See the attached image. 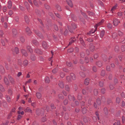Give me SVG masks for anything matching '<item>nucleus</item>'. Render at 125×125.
Listing matches in <instances>:
<instances>
[{
  "label": "nucleus",
  "mask_w": 125,
  "mask_h": 125,
  "mask_svg": "<svg viewBox=\"0 0 125 125\" xmlns=\"http://www.w3.org/2000/svg\"><path fill=\"white\" fill-rule=\"evenodd\" d=\"M104 20H102L99 23H98L97 24H96L95 25V28L94 31H93V30H91V31H90L87 34L90 35L92 33H94L95 31H96L97 30V27L101 25L102 24V23L104 22Z\"/></svg>",
  "instance_id": "f257e3e1"
},
{
  "label": "nucleus",
  "mask_w": 125,
  "mask_h": 125,
  "mask_svg": "<svg viewBox=\"0 0 125 125\" xmlns=\"http://www.w3.org/2000/svg\"><path fill=\"white\" fill-rule=\"evenodd\" d=\"M76 25L74 23L72 24L70 28L68 27V29L69 31L72 33L73 32L74 30L76 28Z\"/></svg>",
  "instance_id": "f03ea898"
},
{
  "label": "nucleus",
  "mask_w": 125,
  "mask_h": 125,
  "mask_svg": "<svg viewBox=\"0 0 125 125\" xmlns=\"http://www.w3.org/2000/svg\"><path fill=\"white\" fill-rule=\"evenodd\" d=\"M46 109H45V110L44 109H38L36 110V114L37 115H39L40 113H41L42 114L44 113V112H45V111L46 110Z\"/></svg>",
  "instance_id": "7ed1b4c3"
},
{
  "label": "nucleus",
  "mask_w": 125,
  "mask_h": 125,
  "mask_svg": "<svg viewBox=\"0 0 125 125\" xmlns=\"http://www.w3.org/2000/svg\"><path fill=\"white\" fill-rule=\"evenodd\" d=\"M77 38L78 39L79 38L81 43L82 44V45L83 46H84L85 45V43H84L83 41V40L82 38L81 37V35L80 34L78 35Z\"/></svg>",
  "instance_id": "20e7f679"
},
{
  "label": "nucleus",
  "mask_w": 125,
  "mask_h": 125,
  "mask_svg": "<svg viewBox=\"0 0 125 125\" xmlns=\"http://www.w3.org/2000/svg\"><path fill=\"white\" fill-rule=\"evenodd\" d=\"M97 103L98 104V106H97L96 103H95L94 104V106L95 108H97L99 107L98 106L101 104V102L99 99L98 98L97 100Z\"/></svg>",
  "instance_id": "39448f33"
},
{
  "label": "nucleus",
  "mask_w": 125,
  "mask_h": 125,
  "mask_svg": "<svg viewBox=\"0 0 125 125\" xmlns=\"http://www.w3.org/2000/svg\"><path fill=\"white\" fill-rule=\"evenodd\" d=\"M119 22L120 23V21H119L117 19L115 18L114 19L113 23L114 25L115 26H117Z\"/></svg>",
  "instance_id": "423d86ee"
},
{
  "label": "nucleus",
  "mask_w": 125,
  "mask_h": 125,
  "mask_svg": "<svg viewBox=\"0 0 125 125\" xmlns=\"http://www.w3.org/2000/svg\"><path fill=\"white\" fill-rule=\"evenodd\" d=\"M26 31L27 34L29 36L32 33L29 28L28 27L26 29Z\"/></svg>",
  "instance_id": "0eeeda50"
},
{
  "label": "nucleus",
  "mask_w": 125,
  "mask_h": 125,
  "mask_svg": "<svg viewBox=\"0 0 125 125\" xmlns=\"http://www.w3.org/2000/svg\"><path fill=\"white\" fill-rule=\"evenodd\" d=\"M42 46L43 48L45 49H47L48 47L47 43L45 41L43 42Z\"/></svg>",
  "instance_id": "6e6552de"
},
{
  "label": "nucleus",
  "mask_w": 125,
  "mask_h": 125,
  "mask_svg": "<svg viewBox=\"0 0 125 125\" xmlns=\"http://www.w3.org/2000/svg\"><path fill=\"white\" fill-rule=\"evenodd\" d=\"M21 52L23 55L27 57L28 55V53L27 52L24 50L22 49L21 50Z\"/></svg>",
  "instance_id": "1a4fd4ad"
},
{
  "label": "nucleus",
  "mask_w": 125,
  "mask_h": 125,
  "mask_svg": "<svg viewBox=\"0 0 125 125\" xmlns=\"http://www.w3.org/2000/svg\"><path fill=\"white\" fill-rule=\"evenodd\" d=\"M35 52L37 54H41L42 53V51L39 49L37 48L35 50Z\"/></svg>",
  "instance_id": "9d476101"
},
{
  "label": "nucleus",
  "mask_w": 125,
  "mask_h": 125,
  "mask_svg": "<svg viewBox=\"0 0 125 125\" xmlns=\"http://www.w3.org/2000/svg\"><path fill=\"white\" fill-rule=\"evenodd\" d=\"M118 8V5L117 4H115V6H114L111 10V11L112 13H114V11L115 10L117 9Z\"/></svg>",
  "instance_id": "9b49d317"
},
{
  "label": "nucleus",
  "mask_w": 125,
  "mask_h": 125,
  "mask_svg": "<svg viewBox=\"0 0 125 125\" xmlns=\"http://www.w3.org/2000/svg\"><path fill=\"white\" fill-rule=\"evenodd\" d=\"M34 32L35 33L41 38L42 37V34L40 32L36 30H34Z\"/></svg>",
  "instance_id": "f8f14e48"
},
{
  "label": "nucleus",
  "mask_w": 125,
  "mask_h": 125,
  "mask_svg": "<svg viewBox=\"0 0 125 125\" xmlns=\"http://www.w3.org/2000/svg\"><path fill=\"white\" fill-rule=\"evenodd\" d=\"M0 72L2 74L4 73L5 72L4 68L1 65H0Z\"/></svg>",
  "instance_id": "ddd939ff"
},
{
  "label": "nucleus",
  "mask_w": 125,
  "mask_h": 125,
  "mask_svg": "<svg viewBox=\"0 0 125 125\" xmlns=\"http://www.w3.org/2000/svg\"><path fill=\"white\" fill-rule=\"evenodd\" d=\"M36 95L37 98L38 99H41L42 97L41 94L39 92H37Z\"/></svg>",
  "instance_id": "4468645a"
},
{
  "label": "nucleus",
  "mask_w": 125,
  "mask_h": 125,
  "mask_svg": "<svg viewBox=\"0 0 125 125\" xmlns=\"http://www.w3.org/2000/svg\"><path fill=\"white\" fill-rule=\"evenodd\" d=\"M68 4L71 7L73 6V5L71 0H66Z\"/></svg>",
  "instance_id": "2eb2a0df"
},
{
  "label": "nucleus",
  "mask_w": 125,
  "mask_h": 125,
  "mask_svg": "<svg viewBox=\"0 0 125 125\" xmlns=\"http://www.w3.org/2000/svg\"><path fill=\"white\" fill-rule=\"evenodd\" d=\"M4 81L5 84L7 85H9V82L6 77H4Z\"/></svg>",
  "instance_id": "dca6fc26"
},
{
  "label": "nucleus",
  "mask_w": 125,
  "mask_h": 125,
  "mask_svg": "<svg viewBox=\"0 0 125 125\" xmlns=\"http://www.w3.org/2000/svg\"><path fill=\"white\" fill-rule=\"evenodd\" d=\"M12 33L13 36H15L17 34V30L14 29H12Z\"/></svg>",
  "instance_id": "f3484780"
},
{
  "label": "nucleus",
  "mask_w": 125,
  "mask_h": 125,
  "mask_svg": "<svg viewBox=\"0 0 125 125\" xmlns=\"http://www.w3.org/2000/svg\"><path fill=\"white\" fill-rule=\"evenodd\" d=\"M59 86L61 88H63L64 87V84L63 82L62 81H59L58 83Z\"/></svg>",
  "instance_id": "a211bd4d"
},
{
  "label": "nucleus",
  "mask_w": 125,
  "mask_h": 125,
  "mask_svg": "<svg viewBox=\"0 0 125 125\" xmlns=\"http://www.w3.org/2000/svg\"><path fill=\"white\" fill-rule=\"evenodd\" d=\"M68 97L69 99L70 100H73V101L75 100V99L74 96H72L71 95H69Z\"/></svg>",
  "instance_id": "6ab92c4d"
},
{
  "label": "nucleus",
  "mask_w": 125,
  "mask_h": 125,
  "mask_svg": "<svg viewBox=\"0 0 125 125\" xmlns=\"http://www.w3.org/2000/svg\"><path fill=\"white\" fill-rule=\"evenodd\" d=\"M70 75L73 80H74L76 79V76L74 73H71L70 74Z\"/></svg>",
  "instance_id": "aec40b11"
},
{
  "label": "nucleus",
  "mask_w": 125,
  "mask_h": 125,
  "mask_svg": "<svg viewBox=\"0 0 125 125\" xmlns=\"http://www.w3.org/2000/svg\"><path fill=\"white\" fill-rule=\"evenodd\" d=\"M64 30H63V31H61V32L63 34L65 35H67L68 33V31L66 29H65V31Z\"/></svg>",
  "instance_id": "412c9836"
},
{
  "label": "nucleus",
  "mask_w": 125,
  "mask_h": 125,
  "mask_svg": "<svg viewBox=\"0 0 125 125\" xmlns=\"http://www.w3.org/2000/svg\"><path fill=\"white\" fill-rule=\"evenodd\" d=\"M8 78L10 82L12 83L13 84L14 83V81L13 79L11 76H8Z\"/></svg>",
  "instance_id": "4be33fe9"
},
{
  "label": "nucleus",
  "mask_w": 125,
  "mask_h": 125,
  "mask_svg": "<svg viewBox=\"0 0 125 125\" xmlns=\"http://www.w3.org/2000/svg\"><path fill=\"white\" fill-rule=\"evenodd\" d=\"M27 50L29 51L31 53L32 52V50L30 46L28 45L27 46Z\"/></svg>",
  "instance_id": "5701e85b"
},
{
  "label": "nucleus",
  "mask_w": 125,
  "mask_h": 125,
  "mask_svg": "<svg viewBox=\"0 0 125 125\" xmlns=\"http://www.w3.org/2000/svg\"><path fill=\"white\" fill-rule=\"evenodd\" d=\"M96 64L99 67H101L102 66V62L101 61H98L97 62Z\"/></svg>",
  "instance_id": "b1692460"
},
{
  "label": "nucleus",
  "mask_w": 125,
  "mask_h": 125,
  "mask_svg": "<svg viewBox=\"0 0 125 125\" xmlns=\"http://www.w3.org/2000/svg\"><path fill=\"white\" fill-rule=\"evenodd\" d=\"M66 64L67 66L69 67H72L73 66L72 64L69 62H67Z\"/></svg>",
  "instance_id": "393cba45"
},
{
  "label": "nucleus",
  "mask_w": 125,
  "mask_h": 125,
  "mask_svg": "<svg viewBox=\"0 0 125 125\" xmlns=\"http://www.w3.org/2000/svg\"><path fill=\"white\" fill-rule=\"evenodd\" d=\"M12 6V4L11 2L10 1H9L8 2V7L9 9H10Z\"/></svg>",
  "instance_id": "a878e982"
},
{
  "label": "nucleus",
  "mask_w": 125,
  "mask_h": 125,
  "mask_svg": "<svg viewBox=\"0 0 125 125\" xmlns=\"http://www.w3.org/2000/svg\"><path fill=\"white\" fill-rule=\"evenodd\" d=\"M66 79L67 81L68 82H70L72 81V80L69 76H68L66 77Z\"/></svg>",
  "instance_id": "bb28decb"
},
{
  "label": "nucleus",
  "mask_w": 125,
  "mask_h": 125,
  "mask_svg": "<svg viewBox=\"0 0 125 125\" xmlns=\"http://www.w3.org/2000/svg\"><path fill=\"white\" fill-rule=\"evenodd\" d=\"M24 19L25 21L27 23H28L29 22V19L27 16H24Z\"/></svg>",
  "instance_id": "cd10ccee"
},
{
  "label": "nucleus",
  "mask_w": 125,
  "mask_h": 125,
  "mask_svg": "<svg viewBox=\"0 0 125 125\" xmlns=\"http://www.w3.org/2000/svg\"><path fill=\"white\" fill-rule=\"evenodd\" d=\"M13 51L14 52H15V53L16 54H18L19 52V50L16 47L14 48V49L13 51Z\"/></svg>",
  "instance_id": "c85d7f7f"
},
{
  "label": "nucleus",
  "mask_w": 125,
  "mask_h": 125,
  "mask_svg": "<svg viewBox=\"0 0 125 125\" xmlns=\"http://www.w3.org/2000/svg\"><path fill=\"white\" fill-rule=\"evenodd\" d=\"M55 8L59 11H61V7L58 5H57L56 6V7H55Z\"/></svg>",
  "instance_id": "c756f323"
},
{
  "label": "nucleus",
  "mask_w": 125,
  "mask_h": 125,
  "mask_svg": "<svg viewBox=\"0 0 125 125\" xmlns=\"http://www.w3.org/2000/svg\"><path fill=\"white\" fill-rule=\"evenodd\" d=\"M24 111L26 112H28L32 113L31 110L29 108H27L25 110H24Z\"/></svg>",
  "instance_id": "7c9ffc66"
},
{
  "label": "nucleus",
  "mask_w": 125,
  "mask_h": 125,
  "mask_svg": "<svg viewBox=\"0 0 125 125\" xmlns=\"http://www.w3.org/2000/svg\"><path fill=\"white\" fill-rule=\"evenodd\" d=\"M65 90L68 92L70 91V88L69 86L68 85H66L65 86Z\"/></svg>",
  "instance_id": "2f4dec72"
},
{
  "label": "nucleus",
  "mask_w": 125,
  "mask_h": 125,
  "mask_svg": "<svg viewBox=\"0 0 125 125\" xmlns=\"http://www.w3.org/2000/svg\"><path fill=\"white\" fill-rule=\"evenodd\" d=\"M104 34V31H101L100 33V36L101 38L103 37Z\"/></svg>",
  "instance_id": "473e14b6"
},
{
  "label": "nucleus",
  "mask_w": 125,
  "mask_h": 125,
  "mask_svg": "<svg viewBox=\"0 0 125 125\" xmlns=\"http://www.w3.org/2000/svg\"><path fill=\"white\" fill-rule=\"evenodd\" d=\"M89 78L86 79L84 81V84L86 85H87L89 83Z\"/></svg>",
  "instance_id": "72a5a7b5"
},
{
  "label": "nucleus",
  "mask_w": 125,
  "mask_h": 125,
  "mask_svg": "<svg viewBox=\"0 0 125 125\" xmlns=\"http://www.w3.org/2000/svg\"><path fill=\"white\" fill-rule=\"evenodd\" d=\"M28 62L26 60H24L23 62V65L24 66H26L28 64Z\"/></svg>",
  "instance_id": "f704fd0d"
},
{
  "label": "nucleus",
  "mask_w": 125,
  "mask_h": 125,
  "mask_svg": "<svg viewBox=\"0 0 125 125\" xmlns=\"http://www.w3.org/2000/svg\"><path fill=\"white\" fill-rule=\"evenodd\" d=\"M79 74L80 76L82 77H85V75L83 72H80Z\"/></svg>",
  "instance_id": "c9c22d12"
},
{
  "label": "nucleus",
  "mask_w": 125,
  "mask_h": 125,
  "mask_svg": "<svg viewBox=\"0 0 125 125\" xmlns=\"http://www.w3.org/2000/svg\"><path fill=\"white\" fill-rule=\"evenodd\" d=\"M18 64L19 65L21 66H22V60L21 59H19L18 60Z\"/></svg>",
  "instance_id": "e433bc0d"
},
{
  "label": "nucleus",
  "mask_w": 125,
  "mask_h": 125,
  "mask_svg": "<svg viewBox=\"0 0 125 125\" xmlns=\"http://www.w3.org/2000/svg\"><path fill=\"white\" fill-rule=\"evenodd\" d=\"M31 58L32 61H34L36 60V57L34 55H32L31 56Z\"/></svg>",
  "instance_id": "4c0bfd02"
},
{
  "label": "nucleus",
  "mask_w": 125,
  "mask_h": 125,
  "mask_svg": "<svg viewBox=\"0 0 125 125\" xmlns=\"http://www.w3.org/2000/svg\"><path fill=\"white\" fill-rule=\"evenodd\" d=\"M45 81L46 83H49L50 82L49 78L48 77H46L45 79Z\"/></svg>",
  "instance_id": "58836bf2"
},
{
  "label": "nucleus",
  "mask_w": 125,
  "mask_h": 125,
  "mask_svg": "<svg viewBox=\"0 0 125 125\" xmlns=\"http://www.w3.org/2000/svg\"><path fill=\"white\" fill-rule=\"evenodd\" d=\"M95 46L93 45H92L90 46V49L92 51H93L94 49Z\"/></svg>",
  "instance_id": "ea45409f"
},
{
  "label": "nucleus",
  "mask_w": 125,
  "mask_h": 125,
  "mask_svg": "<svg viewBox=\"0 0 125 125\" xmlns=\"http://www.w3.org/2000/svg\"><path fill=\"white\" fill-rule=\"evenodd\" d=\"M75 38H72L70 40V41L69 42V44H71L72 43L74 42V41L75 40Z\"/></svg>",
  "instance_id": "a19ab883"
},
{
  "label": "nucleus",
  "mask_w": 125,
  "mask_h": 125,
  "mask_svg": "<svg viewBox=\"0 0 125 125\" xmlns=\"http://www.w3.org/2000/svg\"><path fill=\"white\" fill-rule=\"evenodd\" d=\"M20 39L21 41L22 42H24L25 41V39L24 38V37L22 36H21L20 37Z\"/></svg>",
  "instance_id": "79ce46f5"
},
{
  "label": "nucleus",
  "mask_w": 125,
  "mask_h": 125,
  "mask_svg": "<svg viewBox=\"0 0 125 125\" xmlns=\"http://www.w3.org/2000/svg\"><path fill=\"white\" fill-rule=\"evenodd\" d=\"M7 100L8 102H10L11 101V99L10 97L8 95H7L6 97Z\"/></svg>",
  "instance_id": "37998d69"
},
{
  "label": "nucleus",
  "mask_w": 125,
  "mask_h": 125,
  "mask_svg": "<svg viewBox=\"0 0 125 125\" xmlns=\"http://www.w3.org/2000/svg\"><path fill=\"white\" fill-rule=\"evenodd\" d=\"M15 108H13L11 110L10 114H9V116H11L12 115V113L15 112Z\"/></svg>",
  "instance_id": "c03bdc74"
},
{
  "label": "nucleus",
  "mask_w": 125,
  "mask_h": 125,
  "mask_svg": "<svg viewBox=\"0 0 125 125\" xmlns=\"http://www.w3.org/2000/svg\"><path fill=\"white\" fill-rule=\"evenodd\" d=\"M112 25L110 23H108L107 24V27L109 29H111L112 27Z\"/></svg>",
  "instance_id": "a18cd8bd"
},
{
  "label": "nucleus",
  "mask_w": 125,
  "mask_h": 125,
  "mask_svg": "<svg viewBox=\"0 0 125 125\" xmlns=\"http://www.w3.org/2000/svg\"><path fill=\"white\" fill-rule=\"evenodd\" d=\"M98 92L97 89H94V94L95 95H97L98 94Z\"/></svg>",
  "instance_id": "49530a36"
},
{
  "label": "nucleus",
  "mask_w": 125,
  "mask_h": 125,
  "mask_svg": "<svg viewBox=\"0 0 125 125\" xmlns=\"http://www.w3.org/2000/svg\"><path fill=\"white\" fill-rule=\"evenodd\" d=\"M46 9L48 10L50 8V7L47 4H45L44 5Z\"/></svg>",
  "instance_id": "de8ad7c7"
},
{
  "label": "nucleus",
  "mask_w": 125,
  "mask_h": 125,
  "mask_svg": "<svg viewBox=\"0 0 125 125\" xmlns=\"http://www.w3.org/2000/svg\"><path fill=\"white\" fill-rule=\"evenodd\" d=\"M0 90L2 92H4L5 90L4 89L1 85H0Z\"/></svg>",
  "instance_id": "09e8293b"
},
{
  "label": "nucleus",
  "mask_w": 125,
  "mask_h": 125,
  "mask_svg": "<svg viewBox=\"0 0 125 125\" xmlns=\"http://www.w3.org/2000/svg\"><path fill=\"white\" fill-rule=\"evenodd\" d=\"M112 36L114 39H115L117 37V35L116 33H114L112 34Z\"/></svg>",
  "instance_id": "8fccbe9b"
},
{
  "label": "nucleus",
  "mask_w": 125,
  "mask_h": 125,
  "mask_svg": "<svg viewBox=\"0 0 125 125\" xmlns=\"http://www.w3.org/2000/svg\"><path fill=\"white\" fill-rule=\"evenodd\" d=\"M25 4L26 6L27 9L28 10L29 9V5L28 4V3L26 2H25Z\"/></svg>",
  "instance_id": "3c124183"
},
{
  "label": "nucleus",
  "mask_w": 125,
  "mask_h": 125,
  "mask_svg": "<svg viewBox=\"0 0 125 125\" xmlns=\"http://www.w3.org/2000/svg\"><path fill=\"white\" fill-rule=\"evenodd\" d=\"M58 97L60 99H63L64 98V96L61 94H59L58 95Z\"/></svg>",
  "instance_id": "603ef678"
},
{
  "label": "nucleus",
  "mask_w": 125,
  "mask_h": 125,
  "mask_svg": "<svg viewBox=\"0 0 125 125\" xmlns=\"http://www.w3.org/2000/svg\"><path fill=\"white\" fill-rule=\"evenodd\" d=\"M80 57L83 58L84 56V52H82L80 54Z\"/></svg>",
  "instance_id": "864d4df0"
},
{
  "label": "nucleus",
  "mask_w": 125,
  "mask_h": 125,
  "mask_svg": "<svg viewBox=\"0 0 125 125\" xmlns=\"http://www.w3.org/2000/svg\"><path fill=\"white\" fill-rule=\"evenodd\" d=\"M121 49L122 51H124L125 50V45H122L121 47Z\"/></svg>",
  "instance_id": "5fc2aeb1"
},
{
  "label": "nucleus",
  "mask_w": 125,
  "mask_h": 125,
  "mask_svg": "<svg viewBox=\"0 0 125 125\" xmlns=\"http://www.w3.org/2000/svg\"><path fill=\"white\" fill-rule=\"evenodd\" d=\"M33 3L34 5L36 6H38V4L37 1L35 0H33Z\"/></svg>",
  "instance_id": "6e6d98bb"
},
{
  "label": "nucleus",
  "mask_w": 125,
  "mask_h": 125,
  "mask_svg": "<svg viewBox=\"0 0 125 125\" xmlns=\"http://www.w3.org/2000/svg\"><path fill=\"white\" fill-rule=\"evenodd\" d=\"M61 77L62 78H63L65 76V74L64 73L61 72L60 73Z\"/></svg>",
  "instance_id": "4d7b16f0"
},
{
  "label": "nucleus",
  "mask_w": 125,
  "mask_h": 125,
  "mask_svg": "<svg viewBox=\"0 0 125 125\" xmlns=\"http://www.w3.org/2000/svg\"><path fill=\"white\" fill-rule=\"evenodd\" d=\"M87 41L89 42H91L93 41V40L91 38H88L87 39Z\"/></svg>",
  "instance_id": "13d9d810"
},
{
  "label": "nucleus",
  "mask_w": 125,
  "mask_h": 125,
  "mask_svg": "<svg viewBox=\"0 0 125 125\" xmlns=\"http://www.w3.org/2000/svg\"><path fill=\"white\" fill-rule=\"evenodd\" d=\"M119 50V48L118 46H116L115 47V51L116 52H117Z\"/></svg>",
  "instance_id": "bf43d9fd"
},
{
  "label": "nucleus",
  "mask_w": 125,
  "mask_h": 125,
  "mask_svg": "<svg viewBox=\"0 0 125 125\" xmlns=\"http://www.w3.org/2000/svg\"><path fill=\"white\" fill-rule=\"evenodd\" d=\"M82 112L83 114H84L86 113V110L85 108H83L82 109Z\"/></svg>",
  "instance_id": "052dcab7"
},
{
  "label": "nucleus",
  "mask_w": 125,
  "mask_h": 125,
  "mask_svg": "<svg viewBox=\"0 0 125 125\" xmlns=\"http://www.w3.org/2000/svg\"><path fill=\"white\" fill-rule=\"evenodd\" d=\"M33 43L35 45H37L38 44V43L37 41L35 40H34L32 41Z\"/></svg>",
  "instance_id": "680f3d73"
},
{
  "label": "nucleus",
  "mask_w": 125,
  "mask_h": 125,
  "mask_svg": "<svg viewBox=\"0 0 125 125\" xmlns=\"http://www.w3.org/2000/svg\"><path fill=\"white\" fill-rule=\"evenodd\" d=\"M73 51V48H72L70 49H69L68 50V52L69 53H72Z\"/></svg>",
  "instance_id": "e2e57ef3"
},
{
  "label": "nucleus",
  "mask_w": 125,
  "mask_h": 125,
  "mask_svg": "<svg viewBox=\"0 0 125 125\" xmlns=\"http://www.w3.org/2000/svg\"><path fill=\"white\" fill-rule=\"evenodd\" d=\"M99 85L101 87H102L103 85V82H100L99 83Z\"/></svg>",
  "instance_id": "0e129e2a"
},
{
  "label": "nucleus",
  "mask_w": 125,
  "mask_h": 125,
  "mask_svg": "<svg viewBox=\"0 0 125 125\" xmlns=\"http://www.w3.org/2000/svg\"><path fill=\"white\" fill-rule=\"evenodd\" d=\"M105 74V71L104 70H102L101 72V76H104Z\"/></svg>",
  "instance_id": "69168bd1"
},
{
  "label": "nucleus",
  "mask_w": 125,
  "mask_h": 125,
  "mask_svg": "<svg viewBox=\"0 0 125 125\" xmlns=\"http://www.w3.org/2000/svg\"><path fill=\"white\" fill-rule=\"evenodd\" d=\"M22 115L20 114H19L18 115V117L17 118V120H19L22 117Z\"/></svg>",
  "instance_id": "338daca9"
},
{
  "label": "nucleus",
  "mask_w": 125,
  "mask_h": 125,
  "mask_svg": "<svg viewBox=\"0 0 125 125\" xmlns=\"http://www.w3.org/2000/svg\"><path fill=\"white\" fill-rule=\"evenodd\" d=\"M118 35L120 36H122L123 34V33L120 31H118Z\"/></svg>",
  "instance_id": "774afa93"
}]
</instances>
